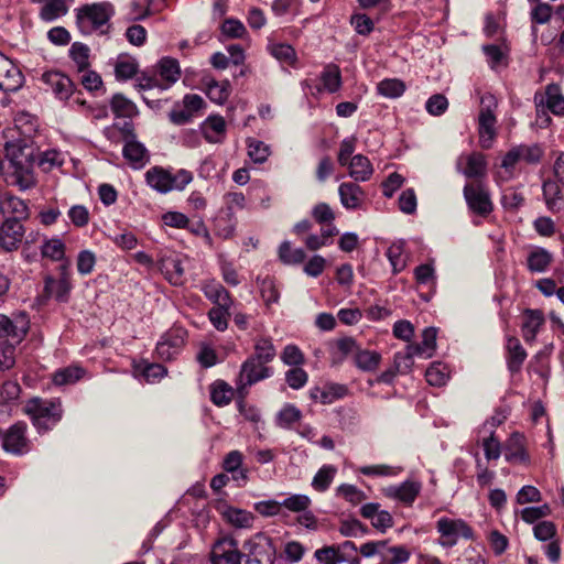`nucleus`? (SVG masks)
<instances>
[{
	"label": "nucleus",
	"mask_w": 564,
	"mask_h": 564,
	"mask_svg": "<svg viewBox=\"0 0 564 564\" xmlns=\"http://www.w3.org/2000/svg\"><path fill=\"white\" fill-rule=\"evenodd\" d=\"M34 150L22 141L7 142L4 159L0 162V170L7 175L11 185L21 191L32 188L36 181L33 174Z\"/></svg>",
	"instance_id": "1"
},
{
	"label": "nucleus",
	"mask_w": 564,
	"mask_h": 564,
	"mask_svg": "<svg viewBox=\"0 0 564 564\" xmlns=\"http://www.w3.org/2000/svg\"><path fill=\"white\" fill-rule=\"evenodd\" d=\"M23 411L39 432L51 430L63 416L62 403L55 399L33 398L25 403Z\"/></svg>",
	"instance_id": "2"
},
{
	"label": "nucleus",
	"mask_w": 564,
	"mask_h": 564,
	"mask_svg": "<svg viewBox=\"0 0 564 564\" xmlns=\"http://www.w3.org/2000/svg\"><path fill=\"white\" fill-rule=\"evenodd\" d=\"M192 180V173L186 170H180L175 174H172L161 166H153L145 173L147 184L162 194L172 191H182Z\"/></svg>",
	"instance_id": "3"
},
{
	"label": "nucleus",
	"mask_w": 564,
	"mask_h": 564,
	"mask_svg": "<svg viewBox=\"0 0 564 564\" xmlns=\"http://www.w3.org/2000/svg\"><path fill=\"white\" fill-rule=\"evenodd\" d=\"M113 13V6L109 2L85 4L77 9V25L83 33L89 34L107 24Z\"/></svg>",
	"instance_id": "4"
},
{
	"label": "nucleus",
	"mask_w": 564,
	"mask_h": 564,
	"mask_svg": "<svg viewBox=\"0 0 564 564\" xmlns=\"http://www.w3.org/2000/svg\"><path fill=\"white\" fill-rule=\"evenodd\" d=\"M73 285L70 281L69 263L66 261L58 267V276L46 275L44 278L43 301L55 300L58 303H67Z\"/></svg>",
	"instance_id": "5"
},
{
	"label": "nucleus",
	"mask_w": 564,
	"mask_h": 564,
	"mask_svg": "<svg viewBox=\"0 0 564 564\" xmlns=\"http://www.w3.org/2000/svg\"><path fill=\"white\" fill-rule=\"evenodd\" d=\"M480 112L478 117V132L481 148L489 149L496 138V116L494 113L497 108L496 97L486 94L480 99Z\"/></svg>",
	"instance_id": "6"
},
{
	"label": "nucleus",
	"mask_w": 564,
	"mask_h": 564,
	"mask_svg": "<svg viewBox=\"0 0 564 564\" xmlns=\"http://www.w3.org/2000/svg\"><path fill=\"white\" fill-rule=\"evenodd\" d=\"M314 556L321 564H360L358 550L351 541L318 549Z\"/></svg>",
	"instance_id": "7"
},
{
	"label": "nucleus",
	"mask_w": 564,
	"mask_h": 564,
	"mask_svg": "<svg viewBox=\"0 0 564 564\" xmlns=\"http://www.w3.org/2000/svg\"><path fill=\"white\" fill-rule=\"evenodd\" d=\"M437 532L441 534L443 546H454L459 538L474 539V531L463 519L441 518L436 523Z\"/></svg>",
	"instance_id": "8"
},
{
	"label": "nucleus",
	"mask_w": 564,
	"mask_h": 564,
	"mask_svg": "<svg viewBox=\"0 0 564 564\" xmlns=\"http://www.w3.org/2000/svg\"><path fill=\"white\" fill-rule=\"evenodd\" d=\"M272 369L265 364L248 357L241 365L239 378L237 382V390L242 393L248 387L270 378Z\"/></svg>",
	"instance_id": "9"
},
{
	"label": "nucleus",
	"mask_w": 564,
	"mask_h": 564,
	"mask_svg": "<svg viewBox=\"0 0 564 564\" xmlns=\"http://www.w3.org/2000/svg\"><path fill=\"white\" fill-rule=\"evenodd\" d=\"M40 79L45 85L44 89L51 91L59 100H67L74 93L73 80L58 70L44 72Z\"/></svg>",
	"instance_id": "10"
},
{
	"label": "nucleus",
	"mask_w": 564,
	"mask_h": 564,
	"mask_svg": "<svg viewBox=\"0 0 564 564\" xmlns=\"http://www.w3.org/2000/svg\"><path fill=\"white\" fill-rule=\"evenodd\" d=\"M186 334V330L182 327L167 330L156 345L159 358L162 360L173 359L183 348Z\"/></svg>",
	"instance_id": "11"
},
{
	"label": "nucleus",
	"mask_w": 564,
	"mask_h": 564,
	"mask_svg": "<svg viewBox=\"0 0 564 564\" xmlns=\"http://www.w3.org/2000/svg\"><path fill=\"white\" fill-rule=\"evenodd\" d=\"M23 83L24 76L18 65L0 53V89L14 93L23 86Z\"/></svg>",
	"instance_id": "12"
},
{
	"label": "nucleus",
	"mask_w": 564,
	"mask_h": 564,
	"mask_svg": "<svg viewBox=\"0 0 564 564\" xmlns=\"http://www.w3.org/2000/svg\"><path fill=\"white\" fill-rule=\"evenodd\" d=\"M212 564H240L241 553L236 540L229 536L219 539L210 553Z\"/></svg>",
	"instance_id": "13"
},
{
	"label": "nucleus",
	"mask_w": 564,
	"mask_h": 564,
	"mask_svg": "<svg viewBox=\"0 0 564 564\" xmlns=\"http://www.w3.org/2000/svg\"><path fill=\"white\" fill-rule=\"evenodd\" d=\"M22 223L13 218H6L0 225V250L12 252L20 247L24 237Z\"/></svg>",
	"instance_id": "14"
},
{
	"label": "nucleus",
	"mask_w": 564,
	"mask_h": 564,
	"mask_svg": "<svg viewBox=\"0 0 564 564\" xmlns=\"http://www.w3.org/2000/svg\"><path fill=\"white\" fill-rule=\"evenodd\" d=\"M29 329V319L25 314H20L13 318L0 314V338L11 340L12 344H19Z\"/></svg>",
	"instance_id": "15"
},
{
	"label": "nucleus",
	"mask_w": 564,
	"mask_h": 564,
	"mask_svg": "<svg viewBox=\"0 0 564 564\" xmlns=\"http://www.w3.org/2000/svg\"><path fill=\"white\" fill-rule=\"evenodd\" d=\"M26 424L17 422L2 435V448L13 455H22L29 451V441L25 436Z\"/></svg>",
	"instance_id": "16"
},
{
	"label": "nucleus",
	"mask_w": 564,
	"mask_h": 564,
	"mask_svg": "<svg viewBox=\"0 0 564 564\" xmlns=\"http://www.w3.org/2000/svg\"><path fill=\"white\" fill-rule=\"evenodd\" d=\"M464 196L474 213L481 216L491 213L492 204L489 193L480 184H466L464 187Z\"/></svg>",
	"instance_id": "17"
},
{
	"label": "nucleus",
	"mask_w": 564,
	"mask_h": 564,
	"mask_svg": "<svg viewBox=\"0 0 564 564\" xmlns=\"http://www.w3.org/2000/svg\"><path fill=\"white\" fill-rule=\"evenodd\" d=\"M122 130L131 137L123 147L122 154L135 169L142 167L149 160L148 151L144 145L137 140L132 134V126L129 122L123 124Z\"/></svg>",
	"instance_id": "18"
},
{
	"label": "nucleus",
	"mask_w": 564,
	"mask_h": 564,
	"mask_svg": "<svg viewBox=\"0 0 564 564\" xmlns=\"http://www.w3.org/2000/svg\"><path fill=\"white\" fill-rule=\"evenodd\" d=\"M253 545L254 547L251 550L245 564H273L275 550L269 536L258 534Z\"/></svg>",
	"instance_id": "19"
},
{
	"label": "nucleus",
	"mask_w": 564,
	"mask_h": 564,
	"mask_svg": "<svg viewBox=\"0 0 564 564\" xmlns=\"http://www.w3.org/2000/svg\"><path fill=\"white\" fill-rule=\"evenodd\" d=\"M0 214L3 218H13L21 223L29 214L26 204L9 192L0 193Z\"/></svg>",
	"instance_id": "20"
},
{
	"label": "nucleus",
	"mask_w": 564,
	"mask_h": 564,
	"mask_svg": "<svg viewBox=\"0 0 564 564\" xmlns=\"http://www.w3.org/2000/svg\"><path fill=\"white\" fill-rule=\"evenodd\" d=\"M421 491V484L414 480H405L400 485H392L383 489L384 496L411 506Z\"/></svg>",
	"instance_id": "21"
},
{
	"label": "nucleus",
	"mask_w": 564,
	"mask_h": 564,
	"mask_svg": "<svg viewBox=\"0 0 564 564\" xmlns=\"http://www.w3.org/2000/svg\"><path fill=\"white\" fill-rule=\"evenodd\" d=\"M534 101L536 108L545 106L554 115H564V97L560 93V88L556 85L546 86L544 95H535Z\"/></svg>",
	"instance_id": "22"
},
{
	"label": "nucleus",
	"mask_w": 564,
	"mask_h": 564,
	"mask_svg": "<svg viewBox=\"0 0 564 564\" xmlns=\"http://www.w3.org/2000/svg\"><path fill=\"white\" fill-rule=\"evenodd\" d=\"M338 194L340 203L346 209L360 208L365 199L362 188L352 182L341 183L338 187Z\"/></svg>",
	"instance_id": "23"
},
{
	"label": "nucleus",
	"mask_w": 564,
	"mask_h": 564,
	"mask_svg": "<svg viewBox=\"0 0 564 564\" xmlns=\"http://www.w3.org/2000/svg\"><path fill=\"white\" fill-rule=\"evenodd\" d=\"M542 191L545 205L550 212L561 213L564 210V194L557 182L552 180L545 181Z\"/></svg>",
	"instance_id": "24"
},
{
	"label": "nucleus",
	"mask_w": 564,
	"mask_h": 564,
	"mask_svg": "<svg viewBox=\"0 0 564 564\" xmlns=\"http://www.w3.org/2000/svg\"><path fill=\"white\" fill-rule=\"evenodd\" d=\"M465 162V167L462 169V173L468 178L484 177L487 172V162L485 155L478 152L460 156L458 166Z\"/></svg>",
	"instance_id": "25"
},
{
	"label": "nucleus",
	"mask_w": 564,
	"mask_h": 564,
	"mask_svg": "<svg viewBox=\"0 0 564 564\" xmlns=\"http://www.w3.org/2000/svg\"><path fill=\"white\" fill-rule=\"evenodd\" d=\"M553 262V254L543 247H534L527 257V268L532 273H544Z\"/></svg>",
	"instance_id": "26"
},
{
	"label": "nucleus",
	"mask_w": 564,
	"mask_h": 564,
	"mask_svg": "<svg viewBox=\"0 0 564 564\" xmlns=\"http://www.w3.org/2000/svg\"><path fill=\"white\" fill-rule=\"evenodd\" d=\"M506 350L508 369L512 373L519 372L528 356L525 349L518 338L510 336L507 339Z\"/></svg>",
	"instance_id": "27"
},
{
	"label": "nucleus",
	"mask_w": 564,
	"mask_h": 564,
	"mask_svg": "<svg viewBox=\"0 0 564 564\" xmlns=\"http://www.w3.org/2000/svg\"><path fill=\"white\" fill-rule=\"evenodd\" d=\"M322 86L317 87V91H327L329 94L337 93L343 85L340 68L336 64H327L321 75Z\"/></svg>",
	"instance_id": "28"
},
{
	"label": "nucleus",
	"mask_w": 564,
	"mask_h": 564,
	"mask_svg": "<svg viewBox=\"0 0 564 564\" xmlns=\"http://www.w3.org/2000/svg\"><path fill=\"white\" fill-rule=\"evenodd\" d=\"M204 138L209 143H220L226 137V122L220 116H209L202 124Z\"/></svg>",
	"instance_id": "29"
},
{
	"label": "nucleus",
	"mask_w": 564,
	"mask_h": 564,
	"mask_svg": "<svg viewBox=\"0 0 564 564\" xmlns=\"http://www.w3.org/2000/svg\"><path fill=\"white\" fill-rule=\"evenodd\" d=\"M347 394V388L343 384H327L325 387H314L310 395L314 401L323 404H330Z\"/></svg>",
	"instance_id": "30"
},
{
	"label": "nucleus",
	"mask_w": 564,
	"mask_h": 564,
	"mask_svg": "<svg viewBox=\"0 0 564 564\" xmlns=\"http://www.w3.org/2000/svg\"><path fill=\"white\" fill-rule=\"evenodd\" d=\"M223 518L236 528H250L253 522V514L247 510L223 505L218 508Z\"/></svg>",
	"instance_id": "31"
},
{
	"label": "nucleus",
	"mask_w": 564,
	"mask_h": 564,
	"mask_svg": "<svg viewBox=\"0 0 564 564\" xmlns=\"http://www.w3.org/2000/svg\"><path fill=\"white\" fill-rule=\"evenodd\" d=\"M505 458L510 463H525L528 454L524 449V437L513 433L505 444Z\"/></svg>",
	"instance_id": "32"
},
{
	"label": "nucleus",
	"mask_w": 564,
	"mask_h": 564,
	"mask_svg": "<svg viewBox=\"0 0 564 564\" xmlns=\"http://www.w3.org/2000/svg\"><path fill=\"white\" fill-rule=\"evenodd\" d=\"M544 324V316L540 310H525L522 324V336L525 341H533Z\"/></svg>",
	"instance_id": "33"
},
{
	"label": "nucleus",
	"mask_w": 564,
	"mask_h": 564,
	"mask_svg": "<svg viewBox=\"0 0 564 564\" xmlns=\"http://www.w3.org/2000/svg\"><path fill=\"white\" fill-rule=\"evenodd\" d=\"M346 166H348L349 176L356 182H366L373 173L370 161L362 154L354 155Z\"/></svg>",
	"instance_id": "34"
},
{
	"label": "nucleus",
	"mask_w": 564,
	"mask_h": 564,
	"mask_svg": "<svg viewBox=\"0 0 564 564\" xmlns=\"http://www.w3.org/2000/svg\"><path fill=\"white\" fill-rule=\"evenodd\" d=\"M519 162H521V156L519 154L517 147H513L502 158L501 165H500L501 170L498 171L496 174L497 183H505V182H508V181L514 178V176H516L514 169Z\"/></svg>",
	"instance_id": "35"
},
{
	"label": "nucleus",
	"mask_w": 564,
	"mask_h": 564,
	"mask_svg": "<svg viewBox=\"0 0 564 564\" xmlns=\"http://www.w3.org/2000/svg\"><path fill=\"white\" fill-rule=\"evenodd\" d=\"M205 296L217 306L230 307L231 299L229 292L218 282H206L202 288Z\"/></svg>",
	"instance_id": "36"
},
{
	"label": "nucleus",
	"mask_w": 564,
	"mask_h": 564,
	"mask_svg": "<svg viewBox=\"0 0 564 564\" xmlns=\"http://www.w3.org/2000/svg\"><path fill=\"white\" fill-rule=\"evenodd\" d=\"M162 271L166 279L174 285L183 283L184 267L178 257H169L162 261Z\"/></svg>",
	"instance_id": "37"
},
{
	"label": "nucleus",
	"mask_w": 564,
	"mask_h": 564,
	"mask_svg": "<svg viewBox=\"0 0 564 564\" xmlns=\"http://www.w3.org/2000/svg\"><path fill=\"white\" fill-rule=\"evenodd\" d=\"M302 419V412L294 404L286 403L278 412L275 416L276 425L281 429L290 430L293 425L300 422Z\"/></svg>",
	"instance_id": "38"
},
{
	"label": "nucleus",
	"mask_w": 564,
	"mask_h": 564,
	"mask_svg": "<svg viewBox=\"0 0 564 564\" xmlns=\"http://www.w3.org/2000/svg\"><path fill=\"white\" fill-rule=\"evenodd\" d=\"M276 356L275 347L271 338L260 337L254 343V354L250 356L254 360L263 364L271 362Z\"/></svg>",
	"instance_id": "39"
},
{
	"label": "nucleus",
	"mask_w": 564,
	"mask_h": 564,
	"mask_svg": "<svg viewBox=\"0 0 564 564\" xmlns=\"http://www.w3.org/2000/svg\"><path fill=\"white\" fill-rule=\"evenodd\" d=\"M159 74L166 84L162 88H167L180 78L181 70L178 62L174 58L164 57L159 63Z\"/></svg>",
	"instance_id": "40"
},
{
	"label": "nucleus",
	"mask_w": 564,
	"mask_h": 564,
	"mask_svg": "<svg viewBox=\"0 0 564 564\" xmlns=\"http://www.w3.org/2000/svg\"><path fill=\"white\" fill-rule=\"evenodd\" d=\"M89 53L90 48L80 42H75L69 48V56L74 62L77 72L82 73L89 68Z\"/></svg>",
	"instance_id": "41"
},
{
	"label": "nucleus",
	"mask_w": 564,
	"mask_h": 564,
	"mask_svg": "<svg viewBox=\"0 0 564 564\" xmlns=\"http://www.w3.org/2000/svg\"><path fill=\"white\" fill-rule=\"evenodd\" d=\"M85 370L78 366H69L58 369L53 375V382L56 386L73 384L82 379Z\"/></svg>",
	"instance_id": "42"
},
{
	"label": "nucleus",
	"mask_w": 564,
	"mask_h": 564,
	"mask_svg": "<svg viewBox=\"0 0 564 564\" xmlns=\"http://www.w3.org/2000/svg\"><path fill=\"white\" fill-rule=\"evenodd\" d=\"M65 249V243L59 238L45 239L41 246V254L52 261H62Z\"/></svg>",
	"instance_id": "43"
},
{
	"label": "nucleus",
	"mask_w": 564,
	"mask_h": 564,
	"mask_svg": "<svg viewBox=\"0 0 564 564\" xmlns=\"http://www.w3.org/2000/svg\"><path fill=\"white\" fill-rule=\"evenodd\" d=\"M381 361V355L373 350L358 349L355 355L356 366L364 371H373Z\"/></svg>",
	"instance_id": "44"
},
{
	"label": "nucleus",
	"mask_w": 564,
	"mask_h": 564,
	"mask_svg": "<svg viewBox=\"0 0 564 564\" xmlns=\"http://www.w3.org/2000/svg\"><path fill=\"white\" fill-rule=\"evenodd\" d=\"M67 10L66 0H47L40 11V17L44 21L52 22L65 15Z\"/></svg>",
	"instance_id": "45"
},
{
	"label": "nucleus",
	"mask_w": 564,
	"mask_h": 564,
	"mask_svg": "<svg viewBox=\"0 0 564 564\" xmlns=\"http://www.w3.org/2000/svg\"><path fill=\"white\" fill-rule=\"evenodd\" d=\"M337 474V468L333 465H324L318 469L312 480V487L319 492L328 489Z\"/></svg>",
	"instance_id": "46"
},
{
	"label": "nucleus",
	"mask_w": 564,
	"mask_h": 564,
	"mask_svg": "<svg viewBox=\"0 0 564 564\" xmlns=\"http://www.w3.org/2000/svg\"><path fill=\"white\" fill-rule=\"evenodd\" d=\"M377 91L386 98H398L405 91V84L398 78H386L378 83Z\"/></svg>",
	"instance_id": "47"
},
{
	"label": "nucleus",
	"mask_w": 564,
	"mask_h": 564,
	"mask_svg": "<svg viewBox=\"0 0 564 564\" xmlns=\"http://www.w3.org/2000/svg\"><path fill=\"white\" fill-rule=\"evenodd\" d=\"M436 329L427 327L422 333V340L419 344L410 343L414 348H417L420 357L430 358L436 347Z\"/></svg>",
	"instance_id": "48"
},
{
	"label": "nucleus",
	"mask_w": 564,
	"mask_h": 564,
	"mask_svg": "<svg viewBox=\"0 0 564 564\" xmlns=\"http://www.w3.org/2000/svg\"><path fill=\"white\" fill-rule=\"evenodd\" d=\"M110 106L117 117L132 118L138 113L135 105L120 94L112 97Z\"/></svg>",
	"instance_id": "49"
},
{
	"label": "nucleus",
	"mask_w": 564,
	"mask_h": 564,
	"mask_svg": "<svg viewBox=\"0 0 564 564\" xmlns=\"http://www.w3.org/2000/svg\"><path fill=\"white\" fill-rule=\"evenodd\" d=\"M231 87L229 80L221 83L212 80L207 84L208 98L218 105H223L230 96Z\"/></svg>",
	"instance_id": "50"
},
{
	"label": "nucleus",
	"mask_w": 564,
	"mask_h": 564,
	"mask_svg": "<svg viewBox=\"0 0 564 564\" xmlns=\"http://www.w3.org/2000/svg\"><path fill=\"white\" fill-rule=\"evenodd\" d=\"M234 397L232 388L225 381H216L210 391V399L214 404L224 406L230 403Z\"/></svg>",
	"instance_id": "51"
},
{
	"label": "nucleus",
	"mask_w": 564,
	"mask_h": 564,
	"mask_svg": "<svg viewBox=\"0 0 564 564\" xmlns=\"http://www.w3.org/2000/svg\"><path fill=\"white\" fill-rule=\"evenodd\" d=\"M270 54L278 61L288 65H294L296 62L295 50L285 43H270L268 45Z\"/></svg>",
	"instance_id": "52"
},
{
	"label": "nucleus",
	"mask_w": 564,
	"mask_h": 564,
	"mask_svg": "<svg viewBox=\"0 0 564 564\" xmlns=\"http://www.w3.org/2000/svg\"><path fill=\"white\" fill-rule=\"evenodd\" d=\"M420 356L417 348H414L411 344L405 347L404 351L397 352L394 355V368L401 373L409 372L413 367V357Z\"/></svg>",
	"instance_id": "53"
},
{
	"label": "nucleus",
	"mask_w": 564,
	"mask_h": 564,
	"mask_svg": "<svg viewBox=\"0 0 564 564\" xmlns=\"http://www.w3.org/2000/svg\"><path fill=\"white\" fill-rule=\"evenodd\" d=\"M305 257L303 249H293L289 241H283L279 247V258L285 264H300L305 260Z\"/></svg>",
	"instance_id": "54"
},
{
	"label": "nucleus",
	"mask_w": 564,
	"mask_h": 564,
	"mask_svg": "<svg viewBox=\"0 0 564 564\" xmlns=\"http://www.w3.org/2000/svg\"><path fill=\"white\" fill-rule=\"evenodd\" d=\"M382 561L388 564H402L410 558V552L405 546H388L386 543L381 553Z\"/></svg>",
	"instance_id": "55"
},
{
	"label": "nucleus",
	"mask_w": 564,
	"mask_h": 564,
	"mask_svg": "<svg viewBox=\"0 0 564 564\" xmlns=\"http://www.w3.org/2000/svg\"><path fill=\"white\" fill-rule=\"evenodd\" d=\"M248 156L254 163H263L270 155V148L263 141L249 138L247 139Z\"/></svg>",
	"instance_id": "56"
},
{
	"label": "nucleus",
	"mask_w": 564,
	"mask_h": 564,
	"mask_svg": "<svg viewBox=\"0 0 564 564\" xmlns=\"http://www.w3.org/2000/svg\"><path fill=\"white\" fill-rule=\"evenodd\" d=\"M404 243L402 241L392 243L387 250V257L392 265L394 274L401 272L405 267L406 262L403 258Z\"/></svg>",
	"instance_id": "57"
},
{
	"label": "nucleus",
	"mask_w": 564,
	"mask_h": 564,
	"mask_svg": "<svg viewBox=\"0 0 564 564\" xmlns=\"http://www.w3.org/2000/svg\"><path fill=\"white\" fill-rule=\"evenodd\" d=\"M311 503V498L307 495L302 494L291 495L281 501L283 508L296 513L307 510Z\"/></svg>",
	"instance_id": "58"
},
{
	"label": "nucleus",
	"mask_w": 564,
	"mask_h": 564,
	"mask_svg": "<svg viewBox=\"0 0 564 564\" xmlns=\"http://www.w3.org/2000/svg\"><path fill=\"white\" fill-rule=\"evenodd\" d=\"M425 378L429 384L441 387L446 383L448 373L446 372V368L441 364H433L426 369Z\"/></svg>",
	"instance_id": "59"
},
{
	"label": "nucleus",
	"mask_w": 564,
	"mask_h": 564,
	"mask_svg": "<svg viewBox=\"0 0 564 564\" xmlns=\"http://www.w3.org/2000/svg\"><path fill=\"white\" fill-rule=\"evenodd\" d=\"M521 161L528 164H538L543 158V150L538 144H521L517 145Z\"/></svg>",
	"instance_id": "60"
},
{
	"label": "nucleus",
	"mask_w": 564,
	"mask_h": 564,
	"mask_svg": "<svg viewBox=\"0 0 564 564\" xmlns=\"http://www.w3.org/2000/svg\"><path fill=\"white\" fill-rule=\"evenodd\" d=\"M221 32L227 37L241 39L247 34V29L237 19H226L221 24Z\"/></svg>",
	"instance_id": "61"
},
{
	"label": "nucleus",
	"mask_w": 564,
	"mask_h": 564,
	"mask_svg": "<svg viewBox=\"0 0 564 564\" xmlns=\"http://www.w3.org/2000/svg\"><path fill=\"white\" fill-rule=\"evenodd\" d=\"M96 254L90 250H83L77 256L76 267L82 275H88L94 271Z\"/></svg>",
	"instance_id": "62"
},
{
	"label": "nucleus",
	"mask_w": 564,
	"mask_h": 564,
	"mask_svg": "<svg viewBox=\"0 0 564 564\" xmlns=\"http://www.w3.org/2000/svg\"><path fill=\"white\" fill-rule=\"evenodd\" d=\"M308 379L307 372L297 367H293L290 370L285 372V381L289 384L290 388L294 390H299L303 388Z\"/></svg>",
	"instance_id": "63"
},
{
	"label": "nucleus",
	"mask_w": 564,
	"mask_h": 564,
	"mask_svg": "<svg viewBox=\"0 0 564 564\" xmlns=\"http://www.w3.org/2000/svg\"><path fill=\"white\" fill-rule=\"evenodd\" d=\"M524 203L522 193L513 187L503 191L501 196V204L506 209L516 210Z\"/></svg>",
	"instance_id": "64"
}]
</instances>
